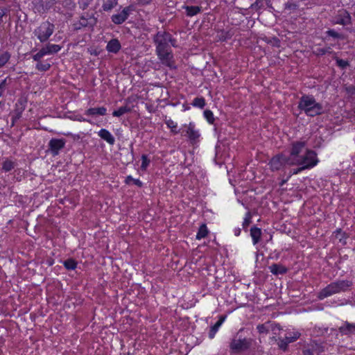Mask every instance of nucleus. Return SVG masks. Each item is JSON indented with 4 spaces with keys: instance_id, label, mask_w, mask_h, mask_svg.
Wrapping results in <instances>:
<instances>
[{
    "instance_id": "nucleus-52",
    "label": "nucleus",
    "mask_w": 355,
    "mask_h": 355,
    "mask_svg": "<svg viewBox=\"0 0 355 355\" xmlns=\"http://www.w3.org/2000/svg\"><path fill=\"white\" fill-rule=\"evenodd\" d=\"M304 169H301V166L297 169H294L293 171L292 172V174H297L298 173H300V171H303Z\"/></svg>"
},
{
    "instance_id": "nucleus-26",
    "label": "nucleus",
    "mask_w": 355,
    "mask_h": 355,
    "mask_svg": "<svg viewBox=\"0 0 355 355\" xmlns=\"http://www.w3.org/2000/svg\"><path fill=\"white\" fill-rule=\"evenodd\" d=\"M131 111V108L127 105L120 107L117 110H114L112 112L114 116L119 117L125 113H128Z\"/></svg>"
},
{
    "instance_id": "nucleus-7",
    "label": "nucleus",
    "mask_w": 355,
    "mask_h": 355,
    "mask_svg": "<svg viewBox=\"0 0 355 355\" xmlns=\"http://www.w3.org/2000/svg\"><path fill=\"white\" fill-rule=\"evenodd\" d=\"M250 345V342L246 338L233 339L230 345V347L232 351L238 352L248 349Z\"/></svg>"
},
{
    "instance_id": "nucleus-47",
    "label": "nucleus",
    "mask_w": 355,
    "mask_h": 355,
    "mask_svg": "<svg viewBox=\"0 0 355 355\" xmlns=\"http://www.w3.org/2000/svg\"><path fill=\"white\" fill-rule=\"evenodd\" d=\"M43 56L41 55V53L38 51L35 55H33V58L35 61H37V62H40V60L42 58Z\"/></svg>"
},
{
    "instance_id": "nucleus-42",
    "label": "nucleus",
    "mask_w": 355,
    "mask_h": 355,
    "mask_svg": "<svg viewBox=\"0 0 355 355\" xmlns=\"http://www.w3.org/2000/svg\"><path fill=\"white\" fill-rule=\"evenodd\" d=\"M167 125L171 129V130L175 132V133H177L178 131L176 130V128H177V124L175 123H174L173 121L171 120H169L168 122H167Z\"/></svg>"
},
{
    "instance_id": "nucleus-56",
    "label": "nucleus",
    "mask_w": 355,
    "mask_h": 355,
    "mask_svg": "<svg viewBox=\"0 0 355 355\" xmlns=\"http://www.w3.org/2000/svg\"><path fill=\"white\" fill-rule=\"evenodd\" d=\"M43 48L46 50V51H47V53H48V54H49V55H50V54H51V53H50V50H49V46H48V44H47L46 46H44Z\"/></svg>"
},
{
    "instance_id": "nucleus-16",
    "label": "nucleus",
    "mask_w": 355,
    "mask_h": 355,
    "mask_svg": "<svg viewBox=\"0 0 355 355\" xmlns=\"http://www.w3.org/2000/svg\"><path fill=\"white\" fill-rule=\"evenodd\" d=\"M284 162L285 159L283 158L282 156L274 157L270 162V168H272V171L279 170L282 167Z\"/></svg>"
},
{
    "instance_id": "nucleus-29",
    "label": "nucleus",
    "mask_w": 355,
    "mask_h": 355,
    "mask_svg": "<svg viewBox=\"0 0 355 355\" xmlns=\"http://www.w3.org/2000/svg\"><path fill=\"white\" fill-rule=\"evenodd\" d=\"M191 105L194 107L203 108L205 106V100L203 97L195 98L191 103Z\"/></svg>"
},
{
    "instance_id": "nucleus-31",
    "label": "nucleus",
    "mask_w": 355,
    "mask_h": 355,
    "mask_svg": "<svg viewBox=\"0 0 355 355\" xmlns=\"http://www.w3.org/2000/svg\"><path fill=\"white\" fill-rule=\"evenodd\" d=\"M51 67V64L48 62H38L36 64V69L40 71H46Z\"/></svg>"
},
{
    "instance_id": "nucleus-43",
    "label": "nucleus",
    "mask_w": 355,
    "mask_h": 355,
    "mask_svg": "<svg viewBox=\"0 0 355 355\" xmlns=\"http://www.w3.org/2000/svg\"><path fill=\"white\" fill-rule=\"evenodd\" d=\"M327 35L334 37V38H338L340 37V35L338 33L334 30H329L327 32Z\"/></svg>"
},
{
    "instance_id": "nucleus-23",
    "label": "nucleus",
    "mask_w": 355,
    "mask_h": 355,
    "mask_svg": "<svg viewBox=\"0 0 355 355\" xmlns=\"http://www.w3.org/2000/svg\"><path fill=\"white\" fill-rule=\"evenodd\" d=\"M259 334H268L270 330H273V324L270 322L259 324L257 327Z\"/></svg>"
},
{
    "instance_id": "nucleus-19",
    "label": "nucleus",
    "mask_w": 355,
    "mask_h": 355,
    "mask_svg": "<svg viewBox=\"0 0 355 355\" xmlns=\"http://www.w3.org/2000/svg\"><path fill=\"white\" fill-rule=\"evenodd\" d=\"M96 24V19L92 16L89 18H87L83 16L80 19V26H76V29L80 28V26L86 27V26H93Z\"/></svg>"
},
{
    "instance_id": "nucleus-14",
    "label": "nucleus",
    "mask_w": 355,
    "mask_h": 355,
    "mask_svg": "<svg viewBox=\"0 0 355 355\" xmlns=\"http://www.w3.org/2000/svg\"><path fill=\"white\" fill-rule=\"evenodd\" d=\"M39 5L37 9L39 12H44L46 10L50 8L53 4H55L58 0H39Z\"/></svg>"
},
{
    "instance_id": "nucleus-20",
    "label": "nucleus",
    "mask_w": 355,
    "mask_h": 355,
    "mask_svg": "<svg viewBox=\"0 0 355 355\" xmlns=\"http://www.w3.org/2000/svg\"><path fill=\"white\" fill-rule=\"evenodd\" d=\"M250 236L252 239L253 244L255 245V244L258 243L261 239V230L255 226L251 227Z\"/></svg>"
},
{
    "instance_id": "nucleus-57",
    "label": "nucleus",
    "mask_w": 355,
    "mask_h": 355,
    "mask_svg": "<svg viewBox=\"0 0 355 355\" xmlns=\"http://www.w3.org/2000/svg\"><path fill=\"white\" fill-rule=\"evenodd\" d=\"M4 12L3 10H0V18H1L4 15Z\"/></svg>"
},
{
    "instance_id": "nucleus-53",
    "label": "nucleus",
    "mask_w": 355,
    "mask_h": 355,
    "mask_svg": "<svg viewBox=\"0 0 355 355\" xmlns=\"http://www.w3.org/2000/svg\"><path fill=\"white\" fill-rule=\"evenodd\" d=\"M134 178H132L131 176H128L126 178V182L129 183L130 181L134 182Z\"/></svg>"
},
{
    "instance_id": "nucleus-24",
    "label": "nucleus",
    "mask_w": 355,
    "mask_h": 355,
    "mask_svg": "<svg viewBox=\"0 0 355 355\" xmlns=\"http://www.w3.org/2000/svg\"><path fill=\"white\" fill-rule=\"evenodd\" d=\"M24 108L21 104V107H19L18 103L16 104V109L15 110L14 114L12 116V125H13L15 123L21 118V114L24 111Z\"/></svg>"
},
{
    "instance_id": "nucleus-4",
    "label": "nucleus",
    "mask_w": 355,
    "mask_h": 355,
    "mask_svg": "<svg viewBox=\"0 0 355 355\" xmlns=\"http://www.w3.org/2000/svg\"><path fill=\"white\" fill-rule=\"evenodd\" d=\"M352 285V282L348 280H339L332 282L319 293L318 297L322 300L334 294L345 291Z\"/></svg>"
},
{
    "instance_id": "nucleus-3",
    "label": "nucleus",
    "mask_w": 355,
    "mask_h": 355,
    "mask_svg": "<svg viewBox=\"0 0 355 355\" xmlns=\"http://www.w3.org/2000/svg\"><path fill=\"white\" fill-rule=\"evenodd\" d=\"M316 153L311 150H306L305 153L295 158L293 161H287L289 165H298L301 169H307L315 166L318 163Z\"/></svg>"
},
{
    "instance_id": "nucleus-11",
    "label": "nucleus",
    "mask_w": 355,
    "mask_h": 355,
    "mask_svg": "<svg viewBox=\"0 0 355 355\" xmlns=\"http://www.w3.org/2000/svg\"><path fill=\"white\" fill-rule=\"evenodd\" d=\"M121 48V45L118 39H112L108 42L106 49L108 52L116 53Z\"/></svg>"
},
{
    "instance_id": "nucleus-45",
    "label": "nucleus",
    "mask_w": 355,
    "mask_h": 355,
    "mask_svg": "<svg viewBox=\"0 0 355 355\" xmlns=\"http://www.w3.org/2000/svg\"><path fill=\"white\" fill-rule=\"evenodd\" d=\"M286 8L289 9V10H295L297 8V5L295 3H292V2H288L286 4Z\"/></svg>"
},
{
    "instance_id": "nucleus-13",
    "label": "nucleus",
    "mask_w": 355,
    "mask_h": 355,
    "mask_svg": "<svg viewBox=\"0 0 355 355\" xmlns=\"http://www.w3.org/2000/svg\"><path fill=\"white\" fill-rule=\"evenodd\" d=\"M187 128V136L189 138L191 141H195L199 137L200 135L198 134V132L195 130L194 124L193 123H189Z\"/></svg>"
},
{
    "instance_id": "nucleus-32",
    "label": "nucleus",
    "mask_w": 355,
    "mask_h": 355,
    "mask_svg": "<svg viewBox=\"0 0 355 355\" xmlns=\"http://www.w3.org/2000/svg\"><path fill=\"white\" fill-rule=\"evenodd\" d=\"M77 263L73 259H67L64 261V266L68 270H73L76 268Z\"/></svg>"
},
{
    "instance_id": "nucleus-38",
    "label": "nucleus",
    "mask_w": 355,
    "mask_h": 355,
    "mask_svg": "<svg viewBox=\"0 0 355 355\" xmlns=\"http://www.w3.org/2000/svg\"><path fill=\"white\" fill-rule=\"evenodd\" d=\"M336 60L337 65L342 69H345L349 65L348 62L344 60L336 58Z\"/></svg>"
},
{
    "instance_id": "nucleus-50",
    "label": "nucleus",
    "mask_w": 355,
    "mask_h": 355,
    "mask_svg": "<svg viewBox=\"0 0 355 355\" xmlns=\"http://www.w3.org/2000/svg\"><path fill=\"white\" fill-rule=\"evenodd\" d=\"M39 52L41 53V55L44 57L46 55H49L47 51L42 47Z\"/></svg>"
},
{
    "instance_id": "nucleus-10",
    "label": "nucleus",
    "mask_w": 355,
    "mask_h": 355,
    "mask_svg": "<svg viewBox=\"0 0 355 355\" xmlns=\"http://www.w3.org/2000/svg\"><path fill=\"white\" fill-rule=\"evenodd\" d=\"M64 139H52L49 141V146L52 154L55 155L58 154L60 150L64 147Z\"/></svg>"
},
{
    "instance_id": "nucleus-6",
    "label": "nucleus",
    "mask_w": 355,
    "mask_h": 355,
    "mask_svg": "<svg viewBox=\"0 0 355 355\" xmlns=\"http://www.w3.org/2000/svg\"><path fill=\"white\" fill-rule=\"evenodd\" d=\"M300 336V334L297 331L288 333L284 338H279L278 346L280 349L286 351L288 345L295 341Z\"/></svg>"
},
{
    "instance_id": "nucleus-34",
    "label": "nucleus",
    "mask_w": 355,
    "mask_h": 355,
    "mask_svg": "<svg viewBox=\"0 0 355 355\" xmlns=\"http://www.w3.org/2000/svg\"><path fill=\"white\" fill-rule=\"evenodd\" d=\"M204 116L209 123H213L214 121V117L213 112L209 110L204 111Z\"/></svg>"
},
{
    "instance_id": "nucleus-49",
    "label": "nucleus",
    "mask_w": 355,
    "mask_h": 355,
    "mask_svg": "<svg viewBox=\"0 0 355 355\" xmlns=\"http://www.w3.org/2000/svg\"><path fill=\"white\" fill-rule=\"evenodd\" d=\"M216 331L213 330L212 329H211L209 333V336L210 338H213L216 334Z\"/></svg>"
},
{
    "instance_id": "nucleus-18",
    "label": "nucleus",
    "mask_w": 355,
    "mask_h": 355,
    "mask_svg": "<svg viewBox=\"0 0 355 355\" xmlns=\"http://www.w3.org/2000/svg\"><path fill=\"white\" fill-rule=\"evenodd\" d=\"M305 351H309L311 354H315L316 355H321L322 353L324 352V347L314 343L310 345V347L308 349H304Z\"/></svg>"
},
{
    "instance_id": "nucleus-41",
    "label": "nucleus",
    "mask_w": 355,
    "mask_h": 355,
    "mask_svg": "<svg viewBox=\"0 0 355 355\" xmlns=\"http://www.w3.org/2000/svg\"><path fill=\"white\" fill-rule=\"evenodd\" d=\"M6 86H7V80H6V79H4L0 83V97L2 96V94L5 92Z\"/></svg>"
},
{
    "instance_id": "nucleus-37",
    "label": "nucleus",
    "mask_w": 355,
    "mask_h": 355,
    "mask_svg": "<svg viewBox=\"0 0 355 355\" xmlns=\"http://www.w3.org/2000/svg\"><path fill=\"white\" fill-rule=\"evenodd\" d=\"M48 46H49V49L50 50L51 54L55 53L61 49V47L58 44H49Z\"/></svg>"
},
{
    "instance_id": "nucleus-15",
    "label": "nucleus",
    "mask_w": 355,
    "mask_h": 355,
    "mask_svg": "<svg viewBox=\"0 0 355 355\" xmlns=\"http://www.w3.org/2000/svg\"><path fill=\"white\" fill-rule=\"evenodd\" d=\"M98 135L101 139L106 141L110 145H113L115 142L114 137L106 129H101L98 132Z\"/></svg>"
},
{
    "instance_id": "nucleus-22",
    "label": "nucleus",
    "mask_w": 355,
    "mask_h": 355,
    "mask_svg": "<svg viewBox=\"0 0 355 355\" xmlns=\"http://www.w3.org/2000/svg\"><path fill=\"white\" fill-rule=\"evenodd\" d=\"M350 19L351 17L349 14L345 10L338 17L336 23L342 25H347L350 23Z\"/></svg>"
},
{
    "instance_id": "nucleus-36",
    "label": "nucleus",
    "mask_w": 355,
    "mask_h": 355,
    "mask_svg": "<svg viewBox=\"0 0 355 355\" xmlns=\"http://www.w3.org/2000/svg\"><path fill=\"white\" fill-rule=\"evenodd\" d=\"M141 160H142V163H141V168L142 170H146L150 164V159L148 158L147 155H142Z\"/></svg>"
},
{
    "instance_id": "nucleus-1",
    "label": "nucleus",
    "mask_w": 355,
    "mask_h": 355,
    "mask_svg": "<svg viewBox=\"0 0 355 355\" xmlns=\"http://www.w3.org/2000/svg\"><path fill=\"white\" fill-rule=\"evenodd\" d=\"M175 40L172 38L170 33L166 32H158L154 37V42L156 44V53L162 62L169 67H173V55L171 50L169 43L175 46Z\"/></svg>"
},
{
    "instance_id": "nucleus-35",
    "label": "nucleus",
    "mask_w": 355,
    "mask_h": 355,
    "mask_svg": "<svg viewBox=\"0 0 355 355\" xmlns=\"http://www.w3.org/2000/svg\"><path fill=\"white\" fill-rule=\"evenodd\" d=\"M252 215L250 212L246 213L245 217L243 222V228L246 230L247 227L251 223Z\"/></svg>"
},
{
    "instance_id": "nucleus-9",
    "label": "nucleus",
    "mask_w": 355,
    "mask_h": 355,
    "mask_svg": "<svg viewBox=\"0 0 355 355\" xmlns=\"http://www.w3.org/2000/svg\"><path fill=\"white\" fill-rule=\"evenodd\" d=\"M132 10V6H127L124 8L120 13L112 15V22L115 24H121L128 19Z\"/></svg>"
},
{
    "instance_id": "nucleus-54",
    "label": "nucleus",
    "mask_w": 355,
    "mask_h": 355,
    "mask_svg": "<svg viewBox=\"0 0 355 355\" xmlns=\"http://www.w3.org/2000/svg\"><path fill=\"white\" fill-rule=\"evenodd\" d=\"M234 234L236 236H239L241 234V229L240 228L236 229Z\"/></svg>"
},
{
    "instance_id": "nucleus-12",
    "label": "nucleus",
    "mask_w": 355,
    "mask_h": 355,
    "mask_svg": "<svg viewBox=\"0 0 355 355\" xmlns=\"http://www.w3.org/2000/svg\"><path fill=\"white\" fill-rule=\"evenodd\" d=\"M339 332L343 335H350L355 333V323L345 322L344 324L339 327Z\"/></svg>"
},
{
    "instance_id": "nucleus-33",
    "label": "nucleus",
    "mask_w": 355,
    "mask_h": 355,
    "mask_svg": "<svg viewBox=\"0 0 355 355\" xmlns=\"http://www.w3.org/2000/svg\"><path fill=\"white\" fill-rule=\"evenodd\" d=\"M14 163L10 160H6L3 163V169L6 172L11 171L12 168H14Z\"/></svg>"
},
{
    "instance_id": "nucleus-48",
    "label": "nucleus",
    "mask_w": 355,
    "mask_h": 355,
    "mask_svg": "<svg viewBox=\"0 0 355 355\" xmlns=\"http://www.w3.org/2000/svg\"><path fill=\"white\" fill-rule=\"evenodd\" d=\"M139 1V3L141 4V5H146V4H148L151 0H138Z\"/></svg>"
},
{
    "instance_id": "nucleus-46",
    "label": "nucleus",
    "mask_w": 355,
    "mask_h": 355,
    "mask_svg": "<svg viewBox=\"0 0 355 355\" xmlns=\"http://www.w3.org/2000/svg\"><path fill=\"white\" fill-rule=\"evenodd\" d=\"M261 6V3L260 1H256L254 3L251 5V8L254 10H259Z\"/></svg>"
},
{
    "instance_id": "nucleus-58",
    "label": "nucleus",
    "mask_w": 355,
    "mask_h": 355,
    "mask_svg": "<svg viewBox=\"0 0 355 355\" xmlns=\"http://www.w3.org/2000/svg\"><path fill=\"white\" fill-rule=\"evenodd\" d=\"M286 181H287V180H284V181H283V182H282V184H284V182H286Z\"/></svg>"
},
{
    "instance_id": "nucleus-39",
    "label": "nucleus",
    "mask_w": 355,
    "mask_h": 355,
    "mask_svg": "<svg viewBox=\"0 0 355 355\" xmlns=\"http://www.w3.org/2000/svg\"><path fill=\"white\" fill-rule=\"evenodd\" d=\"M92 0H79L78 3H79L80 7L83 10H85L88 7V6L92 2Z\"/></svg>"
},
{
    "instance_id": "nucleus-8",
    "label": "nucleus",
    "mask_w": 355,
    "mask_h": 355,
    "mask_svg": "<svg viewBox=\"0 0 355 355\" xmlns=\"http://www.w3.org/2000/svg\"><path fill=\"white\" fill-rule=\"evenodd\" d=\"M306 143L304 141H297L293 144L291 155L287 161H293L295 158H297L299 156L305 153L306 150L305 148Z\"/></svg>"
},
{
    "instance_id": "nucleus-5",
    "label": "nucleus",
    "mask_w": 355,
    "mask_h": 355,
    "mask_svg": "<svg viewBox=\"0 0 355 355\" xmlns=\"http://www.w3.org/2000/svg\"><path fill=\"white\" fill-rule=\"evenodd\" d=\"M53 31V24L49 21H44L34 31V34L41 42H44L49 40Z\"/></svg>"
},
{
    "instance_id": "nucleus-30",
    "label": "nucleus",
    "mask_w": 355,
    "mask_h": 355,
    "mask_svg": "<svg viewBox=\"0 0 355 355\" xmlns=\"http://www.w3.org/2000/svg\"><path fill=\"white\" fill-rule=\"evenodd\" d=\"M10 58V54L8 52H3L0 55V68L8 62Z\"/></svg>"
},
{
    "instance_id": "nucleus-28",
    "label": "nucleus",
    "mask_w": 355,
    "mask_h": 355,
    "mask_svg": "<svg viewBox=\"0 0 355 355\" xmlns=\"http://www.w3.org/2000/svg\"><path fill=\"white\" fill-rule=\"evenodd\" d=\"M117 4V0H107L103 5L105 11L111 10Z\"/></svg>"
},
{
    "instance_id": "nucleus-44",
    "label": "nucleus",
    "mask_w": 355,
    "mask_h": 355,
    "mask_svg": "<svg viewBox=\"0 0 355 355\" xmlns=\"http://www.w3.org/2000/svg\"><path fill=\"white\" fill-rule=\"evenodd\" d=\"M328 52H329V49H328L320 48V49H317L316 54L318 55H323L326 54Z\"/></svg>"
},
{
    "instance_id": "nucleus-17",
    "label": "nucleus",
    "mask_w": 355,
    "mask_h": 355,
    "mask_svg": "<svg viewBox=\"0 0 355 355\" xmlns=\"http://www.w3.org/2000/svg\"><path fill=\"white\" fill-rule=\"evenodd\" d=\"M270 271L275 275H283L287 272V268L281 265L273 263L269 267Z\"/></svg>"
},
{
    "instance_id": "nucleus-27",
    "label": "nucleus",
    "mask_w": 355,
    "mask_h": 355,
    "mask_svg": "<svg viewBox=\"0 0 355 355\" xmlns=\"http://www.w3.org/2000/svg\"><path fill=\"white\" fill-rule=\"evenodd\" d=\"M207 233H208V230H207L206 225L202 224V225H200V227L198 230V232L196 234V239L200 240L202 238H205L207 235Z\"/></svg>"
},
{
    "instance_id": "nucleus-51",
    "label": "nucleus",
    "mask_w": 355,
    "mask_h": 355,
    "mask_svg": "<svg viewBox=\"0 0 355 355\" xmlns=\"http://www.w3.org/2000/svg\"><path fill=\"white\" fill-rule=\"evenodd\" d=\"M134 184L139 186V187H141L142 186V183L139 180H137V179H135L134 180Z\"/></svg>"
},
{
    "instance_id": "nucleus-40",
    "label": "nucleus",
    "mask_w": 355,
    "mask_h": 355,
    "mask_svg": "<svg viewBox=\"0 0 355 355\" xmlns=\"http://www.w3.org/2000/svg\"><path fill=\"white\" fill-rule=\"evenodd\" d=\"M225 320V318L224 317H221L216 322V324L211 327V329H212L213 330L217 331L218 328L221 326V324H223V322H224Z\"/></svg>"
},
{
    "instance_id": "nucleus-21",
    "label": "nucleus",
    "mask_w": 355,
    "mask_h": 355,
    "mask_svg": "<svg viewBox=\"0 0 355 355\" xmlns=\"http://www.w3.org/2000/svg\"><path fill=\"white\" fill-rule=\"evenodd\" d=\"M107 109L104 107H92L88 109L85 112V114L87 115H101L104 116L106 114Z\"/></svg>"
},
{
    "instance_id": "nucleus-25",
    "label": "nucleus",
    "mask_w": 355,
    "mask_h": 355,
    "mask_svg": "<svg viewBox=\"0 0 355 355\" xmlns=\"http://www.w3.org/2000/svg\"><path fill=\"white\" fill-rule=\"evenodd\" d=\"M184 8L186 10L187 15L189 17H193V16L198 14L201 11V8L199 6H184Z\"/></svg>"
},
{
    "instance_id": "nucleus-2",
    "label": "nucleus",
    "mask_w": 355,
    "mask_h": 355,
    "mask_svg": "<svg viewBox=\"0 0 355 355\" xmlns=\"http://www.w3.org/2000/svg\"><path fill=\"white\" fill-rule=\"evenodd\" d=\"M298 108L305 112L307 116H315L321 114L323 112L322 105L317 103L311 96L304 95L301 97Z\"/></svg>"
},
{
    "instance_id": "nucleus-55",
    "label": "nucleus",
    "mask_w": 355,
    "mask_h": 355,
    "mask_svg": "<svg viewBox=\"0 0 355 355\" xmlns=\"http://www.w3.org/2000/svg\"><path fill=\"white\" fill-rule=\"evenodd\" d=\"M303 353H304V355H316L313 353V354L310 353L309 351H305V350L303 351Z\"/></svg>"
}]
</instances>
